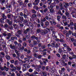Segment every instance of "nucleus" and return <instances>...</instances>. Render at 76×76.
Here are the masks:
<instances>
[{
	"instance_id": "35",
	"label": "nucleus",
	"mask_w": 76,
	"mask_h": 76,
	"mask_svg": "<svg viewBox=\"0 0 76 76\" xmlns=\"http://www.w3.org/2000/svg\"><path fill=\"white\" fill-rule=\"evenodd\" d=\"M42 74L44 76H47V73L44 72H42Z\"/></svg>"
},
{
	"instance_id": "7",
	"label": "nucleus",
	"mask_w": 76,
	"mask_h": 76,
	"mask_svg": "<svg viewBox=\"0 0 76 76\" xmlns=\"http://www.w3.org/2000/svg\"><path fill=\"white\" fill-rule=\"evenodd\" d=\"M24 15H26L27 16L29 15V13H28V10L26 9H25L24 10Z\"/></svg>"
},
{
	"instance_id": "59",
	"label": "nucleus",
	"mask_w": 76,
	"mask_h": 76,
	"mask_svg": "<svg viewBox=\"0 0 76 76\" xmlns=\"http://www.w3.org/2000/svg\"><path fill=\"white\" fill-rule=\"evenodd\" d=\"M40 12L42 13V15H44V11H43V10H40Z\"/></svg>"
},
{
	"instance_id": "21",
	"label": "nucleus",
	"mask_w": 76,
	"mask_h": 76,
	"mask_svg": "<svg viewBox=\"0 0 76 76\" xmlns=\"http://www.w3.org/2000/svg\"><path fill=\"white\" fill-rule=\"evenodd\" d=\"M52 1V0H48L47 2L48 4L49 5H50V4H51V3Z\"/></svg>"
},
{
	"instance_id": "31",
	"label": "nucleus",
	"mask_w": 76,
	"mask_h": 76,
	"mask_svg": "<svg viewBox=\"0 0 76 76\" xmlns=\"http://www.w3.org/2000/svg\"><path fill=\"white\" fill-rule=\"evenodd\" d=\"M66 48H67V50H68V51H71V50H72V49L70 48V47H69V46H67Z\"/></svg>"
},
{
	"instance_id": "1",
	"label": "nucleus",
	"mask_w": 76,
	"mask_h": 76,
	"mask_svg": "<svg viewBox=\"0 0 76 76\" xmlns=\"http://www.w3.org/2000/svg\"><path fill=\"white\" fill-rule=\"evenodd\" d=\"M60 44L58 43H56V44L54 43H51V46L53 48H55L54 50H57L58 47L60 46Z\"/></svg>"
},
{
	"instance_id": "45",
	"label": "nucleus",
	"mask_w": 76,
	"mask_h": 76,
	"mask_svg": "<svg viewBox=\"0 0 76 76\" xmlns=\"http://www.w3.org/2000/svg\"><path fill=\"white\" fill-rule=\"evenodd\" d=\"M75 13V11L72 10L71 11V14L72 15H74V14Z\"/></svg>"
},
{
	"instance_id": "29",
	"label": "nucleus",
	"mask_w": 76,
	"mask_h": 76,
	"mask_svg": "<svg viewBox=\"0 0 76 76\" xmlns=\"http://www.w3.org/2000/svg\"><path fill=\"white\" fill-rule=\"evenodd\" d=\"M61 70H59V72L60 73V72H62V71H64L65 70V68L63 67L61 68Z\"/></svg>"
},
{
	"instance_id": "57",
	"label": "nucleus",
	"mask_w": 76,
	"mask_h": 76,
	"mask_svg": "<svg viewBox=\"0 0 76 76\" xmlns=\"http://www.w3.org/2000/svg\"><path fill=\"white\" fill-rule=\"evenodd\" d=\"M23 33L24 34H28V32L26 31V30H25L24 31Z\"/></svg>"
},
{
	"instance_id": "2",
	"label": "nucleus",
	"mask_w": 76,
	"mask_h": 76,
	"mask_svg": "<svg viewBox=\"0 0 76 76\" xmlns=\"http://www.w3.org/2000/svg\"><path fill=\"white\" fill-rule=\"evenodd\" d=\"M48 31L46 29H45L44 30H41V31H40V34H41L42 35H45L47 34L48 32H50V29H48Z\"/></svg>"
},
{
	"instance_id": "13",
	"label": "nucleus",
	"mask_w": 76,
	"mask_h": 76,
	"mask_svg": "<svg viewBox=\"0 0 76 76\" xmlns=\"http://www.w3.org/2000/svg\"><path fill=\"white\" fill-rule=\"evenodd\" d=\"M59 35H60V38L61 39H63L64 38V35L61 33L59 34Z\"/></svg>"
},
{
	"instance_id": "24",
	"label": "nucleus",
	"mask_w": 76,
	"mask_h": 76,
	"mask_svg": "<svg viewBox=\"0 0 76 76\" xmlns=\"http://www.w3.org/2000/svg\"><path fill=\"white\" fill-rule=\"evenodd\" d=\"M50 11L51 13H53L54 12V10H53V9H51L50 10Z\"/></svg>"
},
{
	"instance_id": "30",
	"label": "nucleus",
	"mask_w": 76,
	"mask_h": 76,
	"mask_svg": "<svg viewBox=\"0 0 76 76\" xmlns=\"http://www.w3.org/2000/svg\"><path fill=\"white\" fill-rule=\"evenodd\" d=\"M41 29L40 28H38L37 30V33H39L40 32L41 33Z\"/></svg>"
},
{
	"instance_id": "58",
	"label": "nucleus",
	"mask_w": 76,
	"mask_h": 76,
	"mask_svg": "<svg viewBox=\"0 0 76 76\" xmlns=\"http://www.w3.org/2000/svg\"><path fill=\"white\" fill-rule=\"evenodd\" d=\"M29 46H30V47H34V45L33 44H32V43H30L29 44Z\"/></svg>"
},
{
	"instance_id": "42",
	"label": "nucleus",
	"mask_w": 76,
	"mask_h": 76,
	"mask_svg": "<svg viewBox=\"0 0 76 76\" xmlns=\"http://www.w3.org/2000/svg\"><path fill=\"white\" fill-rule=\"evenodd\" d=\"M41 69L43 70H45V66H42Z\"/></svg>"
},
{
	"instance_id": "22",
	"label": "nucleus",
	"mask_w": 76,
	"mask_h": 76,
	"mask_svg": "<svg viewBox=\"0 0 76 76\" xmlns=\"http://www.w3.org/2000/svg\"><path fill=\"white\" fill-rule=\"evenodd\" d=\"M5 69H6V66H4V67H1L0 69H1V71H3V70H5Z\"/></svg>"
},
{
	"instance_id": "4",
	"label": "nucleus",
	"mask_w": 76,
	"mask_h": 76,
	"mask_svg": "<svg viewBox=\"0 0 76 76\" xmlns=\"http://www.w3.org/2000/svg\"><path fill=\"white\" fill-rule=\"evenodd\" d=\"M63 4L64 5V7L65 9H67V7L70 6V5H69L68 3L64 2L63 3Z\"/></svg>"
},
{
	"instance_id": "64",
	"label": "nucleus",
	"mask_w": 76,
	"mask_h": 76,
	"mask_svg": "<svg viewBox=\"0 0 76 76\" xmlns=\"http://www.w3.org/2000/svg\"><path fill=\"white\" fill-rule=\"evenodd\" d=\"M0 9L1 10H5L6 8L5 7H1Z\"/></svg>"
},
{
	"instance_id": "43",
	"label": "nucleus",
	"mask_w": 76,
	"mask_h": 76,
	"mask_svg": "<svg viewBox=\"0 0 76 76\" xmlns=\"http://www.w3.org/2000/svg\"><path fill=\"white\" fill-rule=\"evenodd\" d=\"M7 32L6 31H4V33H3V35H4V37H6V36H7V34H6V33Z\"/></svg>"
},
{
	"instance_id": "16",
	"label": "nucleus",
	"mask_w": 76,
	"mask_h": 76,
	"mask_svg": "<svg viewBox=\"0 0 76 76\" xmlns=\"http://www.w3.org/2000/svg\"><path fill=\"white\" fill-rule=\"evenodd\" d=\"M72 6H74L75 7H76V5L75 4V1H74L72 3Z\"/></svg>"
},
{
	"instance_id": "51",
	"label": "nucleus",
	"mask_w": 76,
	"mask_h": 76,
	"mask_svg": "<svg viewBox=\"0 0 76 76\" xmlns=\"http://www.w3.org/2000/svg\"><path fill=\"white\" fill-rule=\"evenodd\" d=\"M42 7L43 8H44V9H46L47 8V5L45 4H44L43 6Z\"/></svg>"
},
{
	"instance_id": "15",
	"label": "nucleus",
	"mask_w": 76,
	"mask_h": 76,
	"mask_svg": "<svg viewBox=\"0 0 76 76\" xmlns=\"http://www.w3.org/2000/svg\"><path fill=\"white\" fill-rule=\"evenodd\" d=\"M7 22L8 23L9 25H12V22L10 21V20H9V19L7 20Z\"/></svg>"
},
{
	"instance_id": "50",
	"label": "nucleus",
	"mask_w": 76,
	"mask_h": 76,
	"mask_svg": "<svg viewBox=\"0 0 76 76\" xmlns=\"http://www.w3.org/2000/svg\"><path fill=\"white\" fill-rule=\"evenodd\" d=\"M33 56L35 58H37V54L36 53H34Z\"/></svg>"
},
{
	"instance_id": "44",
	"label": "nucleus",
	"mask_w": 76,
	"mask_h": 76,
	"mask_svg": "<svg viewBox=\"0 0 76 76\" xmlns=\"http://www.w3.org/2000/svg\"><path fill=\"white\" fill-rule=\"evenodd\" d=\"M48 10V8H46L44 10V12H45V13L46 12H47Z\"/></svg>"
},
{
	"instance_id": "47",
	"label": "nucleus",
	"mask_w": 76,
	"mask_h": 76,
	"mask_svg": "<svg viewBox=\"0 0 76 76\" xmlns=\"http://www.w3.org/2000/svg\"><path fill=\"white\" fill-rule=\"evenodd\" d=\"M4 26L5 28H8V25L7 24H5L4 25Z\"/></svg>"
},
{
	"instance_id": "53",
	"label": "nucleus",
	"mask_w": 76,
	"mask_h": 76,
	"mask_svg": "<svg viewBox=\"0 0 76 76\" xmlns=\"http://www.w3.org/2000/svg\"><path fill=\"white\" fill-rule=\"evenodd\" d=\"M73 7H72L69 8V10L70 11H73Z\"/></svg>"
},
{
	"instance_id": "34",
	"label": "nucleus",
	"mask_w": 76,
	"mask_h": 76,
	"mask_svg": "<svg viewBox=\"0 0 76 76\" xmlns=\"http://www.w3.org/2000/svg\"><path fill=\"white\" fill-rule=\"evenodd\" d=\"M19 35L20 34H18L16 33L15 34V36H16V37H18V38H20V35Z\"/></svg>"
},
{
	"instance_id": "60",
	"label": "nucleus",
	"mask_w": 76,
	"mask_h": 76,
	"mask_svg": "<svg viewBox=\"0 0 76 76\" xmlns=\"http://www.w3.org/2000/svg\"><path fill=\"white\" fill-rule=\"evenodd\" d=\"M70 39H71V41L72 42H73L75 41V39H74V38H71Z\"/></svg>"
},
{
	"instance_id": "18",
	"label": "nucleus",
	"mask_w": 76,
	"mask_h": 76,
	"mask_svg": "<svg viewBox=\"0 0 76 76\" xmlns=\"http://www.w3.org/2000/svg\"><path fill=\"white\" fill-rule=\"evenodd\" d=\"M8 19H10L11 18V17H12V18H13V15H8V16H7Z\"/></svg>"
},
{
	"instance_id": "23",
	"label": "nucleus",
	"mask_w": 76,
	"mask_h": 76,
	"mask_svg": "<svg viewBox=\"0 0 76 76\" xmlns=\"http://www.w3.org/2000/svg\"><path fill=\"white\" fill-rule=\"evenodd\" d=\"M63 23H64L65 25H67V20H65L63 21Z\"/></svg>"
},
{
	"instance_id": "5",
	"label": "nucleus",
	"mask_w": 76,
	"mask_h": 76,
	"mask_svg": "<svg viewBox=\"0 0 76 76\" xmlns=\"http://www.w3.org/2000/svg\"><path fill=\"white\" fill-rule=\"evenodd\" d=\"M39 3V0H35L34 2L33 3V5H38V4Z\"/></svg>"
},
{
	"instance_id": "41",
	"label": "nucleus",
	"mask_w": 76,
	"mask_h": 76,
	"mask_svg": "<svg viewBox=\"0 0 76 76\" xmlns=\"http://www.w3.org/2000/svg\"><path fill=\"white\" fill-rule=\"evenodd\" d=\"M23 1H21L19 3V5H20V6H22V5L23 4Z\"/></svg>"
},
{
	"instance_id": "33",
	"label": "nucleus",
	"mask_w": 76,
	"mask_h": 76,
	"mask_svg": "<svg viewBox=\"0 0 76 76\" xmlns=\"http://www.w3.org/2000/svg\"><path fill=\"white\" fill-rule=\"evenodd\" d=\"M9 74L11 76H15V74L13 72L12 73H11V72H9Z\"/></svg>"
},
{
	"instance_id": "10",
	"label": "nucleus",
	"mask_w": 76,
	"mask_h": 76,
	"mask_svg": "<svg viewBox=\"0 0 76 76\" xmlns=\"http://www.w3.org/2000/svg\"><path fill=\"white\" fill-rule=\"evenodd\" d=\"M2 16L3 19H6L7 18V17L5 16L4 13H3L1 14Z\"/></svg>"
},
{
	"instance_id": "61",
	"label": "nucleus",
	"mask_w": 76,
	"mask_h": 76,
	"mask_svg": "<svg viewBox=\"0 0 76 76\" xmlns=\"http://www.w3.org/2000/svg\"><path fill=\"white\" fill-rule=\"evenodd\" d=\"M37 42H36V41L35 40H34L33 41V44L34 45H37Z\"/></svg>"
},
{
	"instance_id": "3",
	"label": "nucleus",
	"mask_w": 76,
	"mask_h": 76,
	"mask_svg": "<svg viewBox=\"0 0 76 76\" xmlns=\"http://www.w3.org/2000/svg\"><path fill=\"white\" fill-rule=\"evenodd\" d=\"M10 67L12 69V72H15L16 70V68L15 66H14V65L12 64H11L10 65Z\"/></svg>"
},
{
	"instance_id": "46",
	"label": "nucleus",
	"mask_w": 76,
	"mask_h": 76,
	"mask_svg": "<svg viewBox=\"0 0 76 76\" xmlns=\"http://www.w3.org/2000/svg\"><path fill=\"white\" fill-rule=\"evenodd\" d=\"M39 5L41 7H42L43 6V3L41 2L39 4Z\"/></svg>"
},
{
	"instance_id": "36",
	"label": "nucleus",
	"mask_w": 76,
	"mask_h": 76,
	"mask_svg": "<svg viewBox=\"0 0 76 76\" xmlns=\"http://www.w3.org/2000/svg\"><path fill=\"white\" fill-rule=\"evenodd\" d=\"M33 14H36V11L35 10H31Z\"/></svg>"
},
{
	"instance_id": "56",
	"label": "nucleus",
	"mask_w": 76,
	"mask_h": 76,
	"mask_svg": "<svg viewBox=\"0 0 76 76\" xmlns=\"http://www.w3.org/2000/svg\"><path fill=\"white\" fill-rule=\"evenodd\" d=\"M20 50H24V48H25V47L23 46H22L21 47H20Z\"/></svg>"
},
{
	"instance_id": "28",
	"label": "nucleus",
	"mask_w": 76,
	"mask_h": 76,
	"mask_svg": "<svg viewBox=\"0 0 76 76\" xmlns=\"http://www.w3.org/2000/svg\"><path fill=\"white\" fill-rule=\"evenodd\" d=\"M0 74H1V75H3L4 76L6 74L5 73V72H0Z\"/></svg>"
},
{
	"instance_id": "54",
	"label": "nucleus",
	"mask_w": 76,
	"mask_h": 76,
	"mask_svg": "<svg viewBox=\"0 0 76 76\" xmlns=\"http://www.w3.org/2000/svg\"><path fill=\"white\" fill-rule=\"evenodd\" d=\"M72 35L73 36H74V37H75L76 36V33L75 32L73 33L72 32Z\"/></svg>"
},
{
	"instance_id": "49",
	"label": "nucleus",
	"mask_w": 76,
	"mask_h": 76,
	"mask_svg": "<svg viewBox=\"0 0 76 76\" xmlns=\"http://www.w3.org/2000/svg\"><path fill=\"white\" fill-rule=\"evenodd\" d=\"M48 25H49V22H45V25H46V26H47Z\"/></svg>"
},
{
	"instance_id": "6",
	"label": "nucleus",
	"mask_w": 76,
	"mask_h": 76,
	"mask_svg": "<svg viewBox=\"0 0 76 76\" xmlns=\"http://www.w3.org/2000/svg\"><path fill=\"white\" fill-rule=\"evenodd\" d=\"M65 14L67 16L68 19H71V15H69V13L68 12H65Z\"/></svg>"
},
{
	"instance_id": "39",
	"label": "nucleus",
	"mask_w": 76,
	"mask_h": 76,
	"mask_svg": "<svg viewBox=\"0 0 76 76\" xmlns=\"http://www.w3.org/2000/svg\"><path fill=\"white\" fill-rule=\"evenodd\" d=\"M73 33L72 31H71L69 30L68 31V34H69V35H71V34H72V33Z\"/></svg>"
},
{
	"instance_id": "8",
	"label": "nucleus",
	"mask_w": 76,
	"mask_h": 76,
	"mask_svg": "<svg viewBox=\"0 0 76 76\" xmlns=\"http://www.w3.org/2000/svg\"><path fill=\"white\" fill-rule=\"evenodd\" d=\"M34 6L33 7V9H35L36 10H38V9H39V8L37 6V5H34Z\"/></svg>"
},
{
	"instance_id": "48",
	"label": "nucleus",
	"mask_w": 76,
	"mask_h": 76,
	"mask_svg": "<svg viewBox=\"0 0 76 76\" xmlns=\"http://www.w3.org/2000/svg\"><path fill=\"white\" fill-rule=\"evenodd\" d=\"M59 41L60 42H63L64 41V39H61Z\"/></svg>"
},
{
	"instance_id": "12",
	"label": "nucleus",
	"mask_w": 76,
	"mask_h": 76,
	"mask_svg": "<svg viewBox=\"0 0 76 76\" xmlns=\"http://www.w3.org/2000/svg\"><path fill=\"white\" fill-rule=\"evenodd\" d=\"M17 32L19 35H21V34H22V30H18Z\"/></svg>"
},
{
	"instance_id": "9",
	"label": "nucleus",
	"mask_w": 76,
	"mask_h": 76,
	"mask_svg": "<svg viewBox=\"0 0 76 76\" xmlns=\"http://www.w3.org/2000/svg\"><path fill=\"white\" fill-rule=\"evenodd\" d=\"M0 57L3 58L4 57V52H1L0 55Z\"/></svg>"
},
{
	"instance_id": "62",
	"label": "nucleus",
	"mask_w": 76,
	"mask_h": 76,
	"mask_svg": "<svg viewBox=\"0 0 76 76\" xmlns=\"http://www.w3.org/2000/svg\"><path fill=\"white\" fill-rule=\"evenodd\" d=\"M8 28L10 29H13V26H8Z\"/></svg>"
},
{
	"instance_id": "63",
	"label": "nucleus",
	"mask_w": 76,
	"mask_h": 76,
	"mask_svg": "<svg viewBox=\"0 0 76 76\" xmlns=\"http://www.w3.org/2000/svg\"><path fill=\"white\" fill-rule=\"evenodd\" d=\"M42 48V49H44L45 47H46V46L45 45H43V46H41Z\"/></svg>"
},
{
	"instance_id": "37",
	"label": "nucleus",
	"mask_w": 76,
	"mask_h": 76,
	"mask_svg": "<svg viewBox=\"0 0 76 76\" xmlns=\"http://www.w3.org/2000/svg\"><path fill=\"white\" fill-rule=\"evenodd\" d=\"M66 39L67 41H69L70 40V37H66Z\"/></svg>"
},
{
	"instance_id": "40",
	"label": "nucleus",
	"mask_w": 76,
	"mask_h": 76,
	"mask_svg": "<svg viewBox=\"0 0 76 76\" xmlns=\"http://www.w3.org/2000/svg\"><path fill=\"white\" fill-rule=\"evenodd\" d=\"M41 26H44V23H43V21H42V20H41Z\"/></svg>"
},
{
	"instance_id": "14",
	"label": "nucleus",
	"mask_w": 76,
	"mask_h": 76,
	"mask_svg": "<svg viewBox=\"0 0 76 76\" xmlns=\"http://www.w3.org/2000/svg\"><path fill=\"white\" fill-rule=\"evenodd\" d=\"M66 58V55L65 54H64L62 55V57L61 58V60H65Z\"/></svg>"
},
{
	"instance_id": "17",
	"label": "nucleus",
	"mask_w": 76,
	"mask_h": 76,
	"mask_svg": "<svg viewBox=\"0 0 76 76\" xmlns=\"http://www.w3.org/2000/svg\"><path fill=\"white\" fill-rule=\"evenodd\" d=\"M41 2L43 3L44 4H47L46 0H41Z\"/></svg>"
},
{
	"instance_id": "55",
	"label": "nucleus",
	"mask_w": 76,
	"mask_h": 76,
	"mask_svg": "<svg viewBox=\"0 0 76 76\" xmlns=\"http://www.w3.org/2000/svg\"><path fill=\"white\" fill-rule=\"evenodd\" d=\"M42 57V56L41 55H39L38 56V58H39V59H41Z\"/></svg>"
},
{
	"instance_id": "38",
	"label": "nucleus",
	"mask_w": 76,
	"mask_h": 76,
	"mask_svg": "<svg viewBox=\"0 0 76 76\" xmlns=\"http://www.w3.org/2000/svg\"><path fill=\"white\" fill-rule=\"evenodd\" d=\"M28 72L30 73H32L33 72V69L30 68L28 70Z\"/></svg>"
},
{
	"instance_id": "25",
	"label": "nucleus",
	"mask_w": 76,
	"mask_h": 76,
	"mask_svg": "<svg viewBox=\"0 0 76 76\" xmlns=\"http://www.w3.org/2000/svg\"><path fill=\"white\" fill-rule=\"evenodd\" d=\"M23 72H25L26 70V67L24 66L23 68Z\"/></svg>"
},
{
	"instance_id": "52",
	"label": "nucleus",
	"mask_w": 76,
	"mask_h": 76,
	"mask_svg": "<svg viewBox=\"0 0 76 76\" xmlns=\"http://www.w3.org/2000/svg\"><path fill=\"white\" fill-rule=\"evenodd\" d=\"M7 36L9 37H10H10H11V34L10 33H8Z\"/></svg>"
},
{
	"instance_id": "27",
	"label": "nucleus",
	"mask_w": 76,
	"mask_h": 76,
	"mask_svg": "<svg viewBox=\"0 0 76 76\" xmlns=\"http://www.w3.org/2000/svg\"><path fill=\"white\" fill-rule=\"evenodd\" d=\"M0 2L2 4H4L5 3V0H0Z\"/></svg>"
},
{
	"instance_id": "20",
	"label": "nucleus",
	"mask_w": 76,
	"mask_h": 76,
	"mask_svg": "<svg viewBox=\"0 0 76 76\" xmlns=\"http://www.w3.org/2000/svg\"><path fill=\"white\" fill-rule=\"evenodd\" d=\"M18 60H16L15 61H14V64L15 65H18Z\"/></svg>"
},
{
	"instance_id": "26",
	"label": "nucleus",
	"mask_w": 76,
	"mask_h": 76,
	"mask_svg": "<svg viewBox=\"0 0 76 76\" xmlns=\"http://www.w3.org/2000/svg\"><path fill=\"white\" fill-rule=\"evenodd\" d=\"M13 26L14 27L15 29H17L18 28V25L16 24H14L13 25Z\"/></svg>"
},
{
	"instance_id": "11",
	"label": "nucleus",
	"mask_w": 76,
	"mask_h": 76,
	"mask_svg": "<svg viewBox=\"0 0 76 76\" xmlns=\"http://www.w3.org/2000/svg\"><path fill=\"white\" fill-rule=\"evenodd\" d=\"M5 57L7 60H10V56L8 54H7L6 56Z\"/></svg>"
},
{
	"instance_id": "19",
	"label": "nucleus",
	"mask_w": 76,
	"mask_h": 76,
	"mask_svg": "<svg viewBox=\"0 0 76 76\" xmlns=\"http://www.w3.org/2000/svg\"><path fill=\"white\" fill-rule=\"evenodd\" d=\"M27 7H32V3H29L28 4Z\"/></svg>"
},
{
	"instance_id": "32",
	"label": "nucleus",
	"mask_w": 76,
	"mask_h": 76,
	"mask_svg": "<svg viewBox=\"0 0 76 76\" xmlns=\"http://www.w3.org/2000/svg\"><path fill=\"white\" fill-rule=\"evenodd\" d=\"M6 7V8H7V9H10V8L11 7V4H10L8 5H7Z\"/></svg>"
}]
</instances>
